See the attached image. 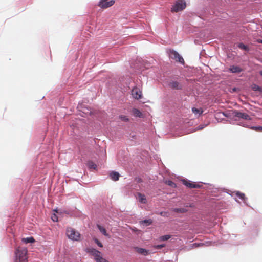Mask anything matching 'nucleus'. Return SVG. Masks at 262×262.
I'll return each instance as SVG.
<instances>
[{"instance_id": "nucleus-27", "label": "nucleus", "mask_w": 262, "mask_h": 262, "mask_svg": "<svg viewBox=\"0 0 262 262\" xmlns=\"http://www.w3.org/2000/svg\"><path fill=\"white\" fill-rule=\"evenodd\" d=\"M142 223L146 224V225H149L152 224V221L151 219L145 220L142 221Z\"/></svg>"}, {"instance_id": "nucleus-5", "label": "nucleus", "mask_w": 262, "mask_h": 262, "mask_svg": "<svg viewBox=\"0 0 262 262\" xmlns=\"http://www.w3.org/2000/svg\"><path fill=\"white\" fill-rule=\"evenodd\" d=\"M114 3V0H101L99 2L98 6L102 9H106L113 6Z\"/></svg>"}, {"instance_id": "nucleus-12", "label": "nucleus", "mask_w": 262, "mask_h": 262, "mask_svg": "<svg viewBox=\"0 0 262 262\" xmlns=\"http://www.w3.org/2000/svg\"><path fill=\"white\" fill-rule=\"evenodd\" d=\"M229 71L233 73H238L242 71V69L238 66H231Z\"/></svg>"}, {"instance_id": "nucleus-16", "label": "nucleus", "mask_w": 262, "mask_h": 262, "mask_svg": "<svg viewBox=\"0 0 262 262\" xmlns=\"http://www.w3.org/2000/svg\"><path fill=\"white\" fill-rule=\"evenodd\" d=\"M88 166L89 169L94 170H96L97 167V165L91 161L88 162Z\"/></svg>"}, {"instance_id": "nucleus-31", "label": "nucleus", "mask_w": 262, "mask_h": 262, "mask_svg": "<svg viewBox=\"0 0 262 262\" xmlns=\"http://www.w3.org/2000/svg\"><path fill=\"white\" fill-rule=\"evenodd\" d=\"M95 243L97 244V245L100 247H102L103 245L102 244L97 238L95 239Z\"/></svg>"}, {"instance_id": "nucleus-25", "label": "nucleus", "mask_w": 262, "mask_h": 262, "mask_svg": "<svg viewBox=\"0 0 262 262\" xmlns=\"http://www.w3.org/2000/svg\"><path fill=\"white\" fill-rule=\"evenodd\" d=\"M250 128L257 132H262V126H253Z\"/></svg>"}, {"instance_id": "nucleus-34", "label": "nucleus", "mask_w": 262, "mask_h": 262, "mask_svg": "<svg viewBox=\"0 0 262 262\" xmlns=\"http://www.w3.org/2000/svg\"><path fill=\"white\" fill-rule=\"evenodd\" d=\"M202 245L203 244H201V243H200V244H196V243H194V244H192V247H193L196 248V247H198L199 245Z\"/></svg>"}, {"instance_id": "nucleus-6", "label": "nucleus", "mask_w": 262, "mask_h": 262, "mask_svg": "<svg viewBox=\"0 0 262 262\" xmlns=\"http://www.w3.org/2000/svg\"><path fill=\"white\" fill-rule=\"evenodd\" d=\"M234 116L246 120H251V117L247 113H242L238 111L234 112Z\"/></svg>"}, {"instance_id": "nucleus-26", "label": "nucleus", "mask_w": 262, "mask_h": 262, "mask_svg": "<svg viewBox=\"0 0 262 262\" xmlns=\"http://www.w3.org/2000/svg\"><path fill=\"white\" fill-rule=\"evenodd\" d=\"M236 195L238 196L240 199H241L243 200H245V195L244 193H241L239 192H237L236 193Z\"/></svg>"}, {"instance_id": "nucleus-18", "label": "nucleus", "mask_w": 262, "mask_h": 262, "mask_svg": "<svg viewBox=\"0 0 262 262\" xmlns=\"http://www.w3.org/2000/svg\"><path fill=\"white\" fill-rule=\"evenodd\" d=\"M98 228L99 229V230H100V231L105 236H108V234L107 233V231L106 230V229L102 226H100V225H97Z\"/></svg>"}, {"instance_id": "nucleus-2", "label": "nucleus", "mask_w": 262, "mask_h": 262, "mask_svg": "<svg viewBox=\"0 0 262 262\" xmlns=\"http://www.w3.org/2000/svg\"><path fill=\"white\" fill-rule=\"evenodd\" d=\"M67 235L69 238L73 241H79L80 239V234L71 227L67 228Z\"/></svg>"}, {"instance_id": "nucleus-21", "label": "nucleus", "mask_w": 262, "mask_h": 262, "mask_svg": "<svg viewBox=\"0 0 262 262\" xmlns=\"http://www.w3.org/2000/svg\"><path fill=\"white\" fill-rule=\"evenodd\" d=\"M165 183L167 185L171 186L172 188L176 187V184L174 182H173L172 181H170V180L166 181Z\"/></svg>"}, {"instance_id": "nucleus-20", "label": "nucleus", "mask_w": 262, "mask_h": 262, "mask_svg": "<svg viewBox=\"0 0 262 262\" xmlns=\"http://www.w3.org/2000/svg\"><path fill=\"white\" fill-rule=\"evenodd\" d=\"M172 211L177 213H185L187 211V210L185 208H173Z\"/></svg>"}, {"instance_id": "nucleus-30", "label": "nucleus", "mask_w": 262, "mask_h": 262, "mask_svg": "<svg viewBox=\"0 0 262 262\" xmlns=\"http://www.w3.org/2000/svg\"><path fill=\"white\" fill-rule=\"evenodd\" d=\"M51 219L52 220L54 221V222H57L58 221V217L57 216L56 214H54L52 215L51 216Z\"/></svg>"}, {"instance_id": "nucleus-1", "label": "nucleus", "mask_w": 262, "mask_h": 262, "mask_svg": "<svg viewBox=\"0 0 262 262\" xmlns=\"http://www.w3.org/2000/svg\"><path fill=\"white\" fill-rule=\"evenodd\" d=\"M15 259L14 262H28L26 248L19 247L15 251Z\"/></svg>"}, {"instance_id": "nucleus-22", "label": "nucleus", "mask_w": 262, "mask_h": 262, "mask_svg": "<svg viewBox=\"0 0 262 262\" xmlns=\"http://www.w3.org/2000/svg\"><path fill=\"white\" fill-rule=\"evenodd\" d=\"M238 47L239 48L245 51H248L249 50L248 47L247 46L243 44V43H239L238 45Z\"/></svg>"}, {"instance_id": "nucleus-24", "label": "nucleus", "mask_w": 262, "mask_h": 262, "mask_svg": "<svg viewBox=\"0 0 262 262\" xmlns=\"http://www.w3.org/2000/svg\"><path fill=\"white\" fill-rule=\"evenodd\" d=\"M96 262H108L106 259L101 256V255L97 258H96Z\"/></svg>"}, {"instance_id": "nucleus-17", "label": "nucleus", "mask_w": 262, "mask_h": 262, "mask_svg": "<svg viewBox=\"0 0 262 262\" xmlns=\"http://www.w3.org/2000/svg\"><path fill=\"white\" fill-rule=\"evenodd\" d=\"M22 241L26 244L27 243H32L35 242V239L33 237H30L27 238H24L22 239Z\"/></svg>"}, {"instance_id": "nucleus-38", "label": "nucleus", "mask_w": 262, "mask_h": 262, "mask_svg": "<svg viewBox=\"0 0 262 262\" xmlns=\"http://www.w3.org/2000/svg\"><path fill=\"white\" fill-rule=\"evenodd\" d=\"M259 42H261V43H262V40H261L260 41H259Z\"/></svg>"}, {"instance_id": "nucleus-23", "label": "nucleus", "mask_w": 262, "mask_h": 262, "mask_svg": "<svg viewBox=\"0 0 262 262\" xmlns=\"http://www.w3.org/2000/svg\"><path fill=\"white\" fill-rule=\"evenodd\" d=\"M96 262H108L106 259L101 256V255L97 258H96Z\"/></svg>"}, {"instance_id": "nucleus-37", "label": "nucleus", "mask_w": 262, "mask_h": 262, "mask_svg": "<svg viewBox=\"0 0 262 262\" xmlns=\"http://www.w3.org/2000/svg\"><path fill=\"white\" fill-rule=\"evenodd\" d=\"M233 91H235V88H234V89H233Z\"/></svg>"}, {"instance_id": "nucleus-32", "label": "nucleus", "mask_w": 262, "mask_h": 262, "mask_svg": "<svg viewBox=\"0 0 262 262\" xmlns=\"http://www.w3.org/2000/svg\"><path fill=\"white\" fill-rule=\"evenodd\" d=\"M160 214L163 216H168V213L167 212H161L160 213Z\"/></svg>"}, {"instance_id": "nucleus-9", "label": "nucleus", "mask_w": 262, "mask_h": 262, "mask_svg": "<svg viewBox=\"0 0 262 262\" xmlns=\"http://www.w3.org/2000/svg\"><path fill=\"white\" fill-rule=\"evenodd\" d=\"M132 95L134 98L138 100L142 97V92L139 88L135 87L132 91Z\"/></svg>"}, {"instance_id": "nucleus-10", "label": "nucleus", "mask_w": 262, "mask_h": 262, "mask_svg": "<svg viewBox=\"0 0 262 262\" xmlns=\"http://www.w3.org/2000/svg\"><path fill=\"white\" fill-rule=\"evenodd\" d=\"M169 86L174 90H181L182 89V85L178 81H171L168 84Z\"/></svg>"}, {"instance_id": "nucleus-14", "label": "nucleus", "mask_w": 262, "mask_h": 262, "mask_svg": "<svg viewBox=\"0 0 262 262\" xmlns=\"http://www.w3.org/2000/svg\"><path fill=\"white\" fill-rule=\"evenodd\" d=\"M138 197L139 201L140 203L145 204L147 202V200L144 194H142L140 193H138Z\"/></svg>"}, {"instance_id": "nucleus-28", "label": "nucleus", "mask_w": 262, "mask_h": 262, "mask_svg": "<svg viewBox=\"0 0 262 262\" xmlns=\"http://www.w3.org/2000/svg\"><path fill=\"white\" fill-rule=\"evenodd\" d=\"M170 238V235H166L162 236L160 237V239L162 241H167V240L169 239Z\"/></svg>"}, {"instance_id": "nucleus-33", "label": "nucleus", "mask_w": 262, "mask_h": 262, "mask_svg": "<svg viewBox=\"0 0 262 262\" xmlns=\"http://www.w3.org/2000/svg\"><path fill=\"white\" fill-rule=\"evenodd\" d=\"M165 246L164 245H158L156 246L157 249H161Z\"/></svg>"}, {"instance_id": "nucleus-7", "label": "nucleus", "mask_w": 262, "mask_h": 262, "mask_svg": "<svg viewBox=\"0 0 262 262\" xmlns=\"http://www.w3.org/2000/svg\"><path fill=\"white\" fill-rule=\"evenodd\" d=\"M86 251L87 253H89L93 256L95 260H96V258H98L101 255V253L100 251L93 248H88L86 249Z\"/></svg>"}, {"instance_id": "nucleus-11", "label": "nucleus", "mask_w": 262, "mask_h": 262, "mask_svg": "<svg viewBox=\"0 0 262 262\" xmlns=\"http://www.w3.org/2000/svg\"><path fill=\"white\" fill-rule=\"evenodd\" d=\"M134 249L136 252L142 255L146 256L149 254V250H147L145 249L139 248L138 247H135Z\"/></svg>"}, {"instance_id": "nucleus-15", "label": "nucleus", "mask_w": 262, "mask_h": 262, "mask_svg": "<svg viewBox=\"0 0 262 262\" xmlns=\"http://www.w3.org/2000/svg\"><path fill=\"white\" fill-rule=\"evenodd\" d=\"M132 113L135 117L140 118L143 117L142 113L138 109L134 108L132 111Z\"/></svg>"}, {"instance_id": "nucleus-29", "label": "nucleus", "mask_w": 262, "mask_h": 262, "mask_svg": "<svg viewBox=\"0 0 262 262\" xmlns=\"http://www.w3.org/2000/svg\"><path fill=\"white\" fill-rule=\"evenodd\" d=\"M120 117V118L122 120H123V121H126V122H127V121H128V118H127V116H126L121 115V116H120V117Z\"/></svg>"}, {"instance_id": "nucleus-3", "label": "nucleus", "mask_w": 262, "mask_h": 262, "mask_svg": "<svg viewBox=\"0 0 262 262\" xmlns=\"http://www.w3.org/2000/svg\"><path fill=\"white\" fill-rule=\"evenodd\" d=\"M169 58L175 60L177 62H179L181 64H184V59L180 55V54L176 51L170 49L168 51Z\"/></svg>"}, {"instance_id": "nucleus-35", "label": "nucleus", "mask_w": 262, "mask_h": 262, "mask_svg": "<svg viewBox=\"0 0 262 262\" xmlns=\"http://www.w3.org/2000/svg\"><path fill=\"white\" fill-rule=\"evenodd\" d=\"M254 89L255 90H258V91H259L260 90V88L258 86H255Z\"/></svg>"}, {"instance_id": "nucleus-36", "label": "nucleus", "mask_w": 262, "mask_h": 262, "mask_svg": "<svg viewBox=\"0 0 262 262\" xmlns=\"http://www.w3.org/2000/svg\"><path fill=\"white\" fill-rule=\"evenodd\" d=\"M260 75L262 76V71H261L260 72Z\"/></svg>"}, {"instance_id": "nucleus-13", "label": "nucleus", "mask_w": 262, "mask_h": 262, "mask_svg": "<svg viewBox=\"0 0 262 262\" xmlns=\"http://www.w3.org/2000/svg\"><path fill=\"white\" fill-rule=\"evenodd\" d=\"M119 173L116 171H112L110 174V177H111V179L115 181L119 180Z\"/></svg>"}, {"instance_id": "nucleus-4", "label": "nucleus", "mask_w": 262, "mask_h": 262, "mask_svg": "<svg viewBox=\"0 0 262 262\" xmlns=\"http://www.w3.org/2000/svg\"><path fill=\"white\" fill-rule=\"evenodd\" d=\"M186 6V3L183 0H178L176 4L172 6L171 11L178 12L182 11L185 8Z\"/></svg>"}, {"instance_id": "nucleus-19", "label": "nucleus", "mask_w": 262, "mask_h": 262, "mask_svg": "<svg viewBox=\"0 0 262 262\" xmlns=\"http://www.w3.org/2000/svg\"><path fill=\"white\" fill-rule=\"evenodd\" d=\"M192 112L195 114V115H198L199 116H200L203 113V110L201 108H196L195 107H193L192 108Z\"/></svg>"}, {"instance_id": "nucleus-8", "label": "nucleus", "mask_w": 262, "mask_h": 262, "mask_svg": "<svg viewBox=\"0 0 262 262\" xmlns=\"http://www.w3.org/2000/svg\"><path fill=\"white\" fill-rule=\"evenodd\" d=\"M183 184L189 187L190 188H200L201 187L200 185L198 184L194 183L190 181H188L187 180H183L182 181Z\"/></svg>"}]
</instances>
